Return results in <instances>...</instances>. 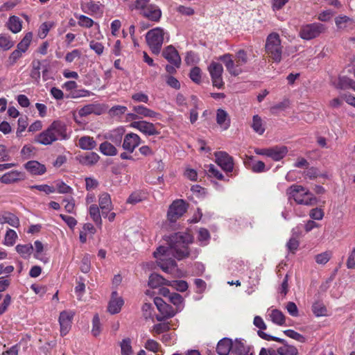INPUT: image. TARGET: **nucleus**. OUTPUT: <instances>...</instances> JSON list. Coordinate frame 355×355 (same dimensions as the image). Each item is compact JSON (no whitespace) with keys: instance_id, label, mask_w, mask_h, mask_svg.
I'll list each match as a JSON object with an SVG mask.
<instances>
[{"instance_id":"50","label":"nucleus","mask_w":355,"mask_h":355,"mask_svg":"<svg viewBox=\"0 0 355 355\" xmlns=\"http://www.w3.org/2000/svg\"><path fill=\"white\" fill-rule=\"evenodd\" d=\"M76 17L78 19V24L81 27L89 28L94 24V20L85 15H76Z\"/></svg>"},{"instance_id":"62","label":"nucleus","mask_w":355,"mask_h":355,"mask_svg":"<svg viewBox=\"0 0 355 355\" xmlns=\"http://www.w3.org/2000/svg\"><path fill=\"white\" fill-rule=\"evenodd\" d=\"M31 189H37L40 191H43L46 194L53 193L55 191L53 187L47 184L33 185L29 187Z\"/></svg>"},{"instance_id":"42","label":"nucleus","mask_w":355,"mask_h":355,"mask_svg":"<svg viewBox=\"0 0 355 355\" xmlns=\"http://www.w3.org/2000/svg\"><path fill=\"white\" fill-rule=\"evenodd\" d=\"M15 250L24 259H28L30 257L33 252V247L31 244H18L15 247Z\"/></svg>"},{"instance_id":"58","label":"nucleus","mask_w":355,"mask_h":355,"mask_svg":"<svg viewBox=\"0 0 355 355\" xmlns=\"http://www.w3.org/2000/svg\"><path fill=\"white\" fill-rule=\"evenodd\" d=\"M101 322L98 314H96L92 320V334L94 336L96 337L101 334Z\"/></svg>"},{"instance_id":"45","label":"nucleus","mask_w":355,"mask_h":355,"mask_svg":"<svg viewBox=\"0 0 355 355\" xmlns=\"http://www.w3.org/2000/svg\"><path fill=\"white\" fill-rule=\"evenodd\" d=\"M312 311L316 317L324 316L327 315V308L321 302H315L312 305Z\"/></svg>"},{"instance_id":"13","label":"nucleus","mask_w":355,"mask_h":355,"mask_svg":"<svg viewBox=\"0 0 355 355\" xmlns=\"http://www.w3.org/2000/svg\"><path fill=\"white\" fill-rule=\"evenodd\" d=\"M74 316V312L72 311H63L60 313L59 323L60 326V335L64 336L69 331L72 320Z\"/></svg>"},{"instance_id":"43","label":"nucleus","mask_w":355,"mask_h":355,"mask_svg":"<svg viewBox=\"0 0 355 355\" xmlns=\"http://www.w3.org/2000/svg\"><path fill=\"white\" fill-rule=\"evenodd\" d=\"M8 28L14 33H19L21 30V21L17 16H11L8 20Z\"/></svg>"},{"instance_id":"63","label":"nucleus","mask_w":355,"mask_h":355,"mask_svg":"<svg viewBox=\"0 0 355 355\" xmlns=\"http://www.w3.org/2000/svg\"><path fill=\"white\" fill-rule=\"evenodd\" d=\"M189 77L196 83H200L201 80L200 69L198 67L192 68L190 71Z\"/></svg>"},{"instance_id":"44","label":"nucleus","mask_w":355,"mask_h":355,"mask_svg":"<svg viewBox=\"0 0 355 355\" xmlns=\"http://www.w3.org/2000/svg\"><path fill=\"white\" fill-rule=\"evenodd\" d=\"M33 39V33L31 32L27 33L21 42L17 44V49L21 52L25 53L31 44Z\"/></svg>"},{"instance_id":"37","label":"nucleus","mask_w":355,"mask_h":355,"mask_svg":"<svg viewBox=\"0 0 355 355\" xmlns=\"http://www.w3.org/2000/svg\"><path fill=\"white\" fill-rule=\"evenodd\" d=\"M100 209H101L98 207V206L95 204L90 205L89 207V214L91 218L95 223V224L101 228L102 226V218Z\"/></svg>"},{"instance_id":"16","label":"nucleus","mask_w":355,"mask_h":355,"mask_svg":"<svg viewBox=\"0 0 355 355\" xmlns=\"http://www.w3.org/2000/svg\"><path fill=\"white\" fill-rule=\"evenodd\" d=\"M141 143V137L135 133L130 132L124 137L122 147L124 150L132 153Z\"/></svg>"},{"instance_id":"35","label":"nucleus","mask_w":355,"mask_h":355,"mask_svg":"<svg viewBox=\"0 0 355 355\" xmlns=\"http://www.w3.org/2000/svg\"><path fill=\"white\" fill-rule=\"evenodd\" d=\"M288 150L285 146L270 148H268V157H271L275 161H279L286 156Z\"/></svg>"},{"instance_id":"25","label":"nucleus","mask_w":355,"mask_h":355,"mask_svg":"<svg viewBox=\"0 0 355 355\" xmlns=\"http://www.w3.org/2000/svg\"><path fill=\"white\" fill-rule=\"evenodd\" d=\"M335 23L338 29L349 31L354 29L355 26L354 20L347 16L340 15L335 19Z\"/></svg>"},{"instance_id":"10","label":"nucleus","mask_w":355,"mask_h":355,"mask_svg":"<svg viewBox=\"0 0 355 355\" xmlns=\"http://www.w3.org/2000/svg\"><path fill=\"white\" fill-rule=\"evenodd\" d=\"M159 123L154 124L147 121H132L130 127L138 130L146 136H155L160 134V131L157 129L156 125Z\"/></svg>"},{"instance_id":"5","label":"nucleus","mask_w":355,"mask_h":355,"mask_svg":"<svg viewBox=\"0 0 355 355\" xmlns=\"http://www.w3.org/2000/svg\"><path fill=\"white\" fill-rule=\"evenodd\" d=\"M164 31L160 27L153 28L147 32L146 39L153 53L158 55L164 42Z\"/></svg>"},{"instance_id":"54","label":"nucleus","mask_w":355,"mask_h":355,"mask_svg":"<svg viewBox=\"0 0 355 355\" xmlns=\"http://www.w3.org/2000/svg\"><path fill=\"white\" fill-rule=\"evenodd\" d=\"M284 334L286 336H288L292 339H294L300 343H304L306 342V338L303 335L297 333V331H295L293 329L284 330Z\"/></svg>"},{"instance_id":"11","label":"nucleus","mask_w":355,"mask_h":355,"mask_svg":"<svg viewBox=\"0 0 355 355\" xmlns=\"http://www.w3.org/2000/svg\"><path fill=\"white\" fill-rule=\"evenodd\" d=\"M208 71L210 73L211 81L214 87L221 89L224 87L222 74L223 67L220 63L211 62L208 67Z\"/></svg>"},{"instance_id":"64","label":"nucleus","mask_w":355,"mask_h":355,"mask_svg":"<svg viewBox=\"0 0 355 355\" xmlns=\"http://www.w3.org/2000/svg\"><path fill=\"white\" fill-rule=\"evenodd\" d=\"M89 47L98 55L103 54L104 51L103 45L101 42L94 40H92L89 42Z\"/></svg>"},{"instance_id":"31","label":"nucleus","mask_w":355,"mask_h":355,"mask_svg":"<svg viewBox=\"0 0 355 355\" xmlns=\"http://www.w3.org/2000/svg\"><path fill=\"white\" fill-rule=\"evenodd\" d=\"M100 156L94 152L87 153L78 157L79 162L85 166H93L98 162Z\"/></svg>"},{"instance_id":"21","label":"nucleus","mask_w":355,"mask_h":355,"mask_svg":"<svg viewBox=\"0 0 355 355\" xmlns=\"http://www.w3.org/2000/svg\"><path fill=\"white\" fill-rule=\"evenodd\" d=\"M162 15V12L159 7L151 3L141 16L150 21L157 23L160 21Z\"/></svg>"},{"instance_id":"19","label":"nucleus","mask_w":355,"mask_h":355,"mask_svg":"<svg viewBox=\"0 0 355 355\" xmlns=\"http://www.w3.org/2000/svg\"><path fill=\"white\" fill-rule=\"evenodd\" d=\"M162 55L171 64H175L177 67H180L181 58L178 51L172 45H169L164 49Z\"/></svg>"},{"instance_id":"14","label":"nucleus","mask_w":355,"mask_h":355,"mask_svg":"<svg viewBox=\"0 0 355 355\" xmlns=\"http://www.w3.org/2000/svg\"><path fill=\"white\" fill-rule=\"evenodd\" d=\"M219 59L224 63L227 71L232 76H237L242 73L241 68L237 67V64L232 54H224L223 55H221Z\"/></svg>"},{"instance_id":"4","label":"nucleus","mask_w":355,"mask_h":355,"mask_svg":"<svg viewBox=\"0 0 355 355\" xmlns=\"http://www.w3.org/2000/svg\"><path fill=\"white\" fill-rule=\"evenodd\" d=\"M265 51L268 58L275 62H280L283 52V46L282 45L279 35L277 33H271L266 40Z\"/></svg>"},{"instance_id":"46","label":"nucleus","mask_w":355,"mask_h":355,"mask_svg":"<svg viewBox=\"0 0 355 355\" xmlns=\"http://www.w3.org/2000/svg\"><path fill=\"white\" fill-rule=\"evenodd\" d=\"M332 252L327 250L315 256V261L318 264L324 265L332 257Z\"/></svg>"},{"instance_id":"8","label":"nucleus","mask_w":355,"mask_h":355,"mask_svg":"<svg viewBox=\"0 0 355 355\" xmlns=\"http://www.w3.org/2000/svg\"><path fill=\"white\" fill-rule=\"evenodd\" d=\"M188 205L183 200H176L170 205L167 217L171 223H175L187 211Z\"/></svg>"},{"instance_id":"7","label":"nucleus","mask_w":355,"mask_h":355,"mask_svg":"<svg viewBox=\"0 0 355 355\" xmlns=\"http://www.w3.org/2000/svg\"><path fill=\"white\" fill-rule=\"evenodd\" d=\"M216 162L220 168L230 176L236 175L237 172L234 168V158L225 151H218L214 153Z\"/></svg>"},{"instance_id":"39","label":"nucleus","mask_w":355,"mask_h":355,"mask_svg":"<svg viewBox=\"0 0 355 355\" xmlns=\"http://www.w3.org/2000/svg\"><path fill=\"white\" fill-rule=\"evenodd\" d=\"M150 0H135L132 4L130 6V8L132 10H137L138 13L141 16L148 6L151 4Z\"/></svg>"},{"instance_id":"48","label":"nucleus","mask_w":355,"mask_h":355,"mask_svg":"<svg viewBox=\"0 0 355 355\" xmlns=\"http://www.w3.org/2000/svg\"><path fill=\"white\" fill-rule=\"evenodd\" d=\"M235 60L237 67L241 68V67L248 62V58L246 51L243 49L238 51L234 58Z\"/></svg>"},{"instance_id":"38","label":"nucleus","mask_w":355,"mask_h":355,"mask_svg":"<svg viewBox=\"0 0 355 355\" xmlns=\"http://www.w3.org/2000/svg\"><path fill=\"white\" fill-rule=\"evenodd\" d=\"M168 284H169V280L164 279L160 275L154 273L149 277L148 284L152 288H157L162 285L168 286Z\"/></svg>"},{"instance_id":"32","label":"nucleus","mask_w":355,"mask_h":355,"mask_svg":"<svg viewBox=\"0 0 355 355\" xmlns=\"http://www.w3.org/2000/svg\"><path fill=\"white\" fill-rule=\"evenodd\" d=\"M96 146V141L92 137L83 136L78 139V146L84 150H92Z\"/></svg>"},{"instance_id":"20","label":"nucleus","mask_w":355,"mask_h":355,"mask_svg":"<svg viewBox=\"0 0 355 355\" xmlns=\"http://www.w3.org/2000/svg\"><path fill=\"white\" fill-rule=\"evenodd\" d=\"M98 207L102 215L108 214L114 209L111 196L108 193L103 192L98 196Z\"/></svg>"},{"instance_id":"49","label":"nucleus","mask_w":355,"mask_h":355,"mask_svg":"<svg viewBox=\"0 0 355 355\" xmlns=\"http://www.w3.org/2000/svg\"><path fill=\"white\" fill-rule=\"evenodd\" d=\"M127 110L128 108L126 106L117 105L112 107L109 110L108 114L112 117H119L121 115L124 114L127 112Z\"/></svg>"},{"instance_id":"24","label":"nucleus","mask_w":355,"mask_h":355,"mask_svg":"<svg viewBox=\"0 0 355 355\" xmlns=\"http://www.w3.org/2000/svg\"><path fill=\"white\" fill-rule=\"evenodd\" d=\"M25 168L32 175H41L46 173V166L37 161H28L24 164Z\"/></svg>"},{"instance_id":"6","label":"nucleus","mask_w":355,"mask_h":355,"mask_svg":"<svg viewBox=\"0 0 355 355\" xmlns=\"http://www.w3.org/2000/svg\"><path fill=\"white\" fill-rule=\"evenodd\" d=\"M327 31V26L319 22L303 25L300 31V37L304 40H311L318 37Z\"/></svg>"},{"instance_id":"2","label":"nucleus","mask_w":355,"mask_h":355,"mask_svg":"<svg viewBox=\"0 0 355 355\" xmlns=\"http://www.w3.org/2000/svg\"><path fill=\"white\" fill-rule=\"evenodd\" d=\"M66 135L64 123L60 121H54L46 130L35 137V141L47 146L60 139H65Z\"/></svg>"},{"instance_id":"17","label":"nucleus","mask_w":355,"mask_h":355,"mask_svg":"<svg viewBox=\"0 0 355 355\" xmlns=\"http://www.w3.org/2000/svg\"><path fill=\"white\" fill-rule=\"evenodd\" d=\"M26 174L23 171L12 170L4 173L0 177V182L3 184H10L25 180Z\"/></svg>"},{"instance_id":"47","label":"nucleus","mask_w":355,"mask_h":355,"mask_svg":"<svg viewBox=\"0 0 355 355\" xmlns=\"http://www.w3.org/2000/svg\"><path fill=\"white\" fill-rule=\"evenodd\" d=\"M168 299L169 302L176 306L175 310H177L178 311H180L183 307V297L177 293H173L171 295H169Z\"/></svg>"},{"instance_id":"55","label":"nucleus","mask_w":355,"mask_h":355,"mask_svg":"<svg viewBox=\"0 0 355 355\" xmlns=\"http://www.w3.org/2000/svg\"><path fill=\"white\" fill-rule=\"evenodd\" d=\"M14 45L12 41L10 40V37L6 35H0V49L2 50H8Z\"/></svg>"},{"instance_id":"3","label":"nucleus","mask_w":355,"mask_h":355,"mask_svg":"<svg viewBox=\"0 0 355 355\" xmlns=\"http://www.w3.org/2000/svg\"><path fill=\"white\" fill-rule=\"evenodd\" d=\"M287 193L299 205L313 206L318 202L313 194L301 185H291L287 189Z\"/></svg>"},{"instance_id":"18","label":"nucleus","mask_w":355,"mask_h":355,"mask_svg":"<svg viewBox=\"0 0 355 355\" xmlns=\"http://www.w3.org/2000/svg\"><path fill=\"white\" fill-rule=\"evenodd\" d=\"M132 111L138 114L139 119L143 117L150 118V119H161V114L143 105H133Z\"/></svg>"},{"instance_id":"23","label":"nucleus","mask_w":355,"mask_h":355,"mask_svg":"<svg viewBox=\"0 0 355 355\" xmlns=\"http://www.w3.org/2000/svg\"><path fill=\"white\" fill-rule=\"evenodd\" d=\"M123 304L124 301L123 298L118 296L116 291H113L108 304V311L112 314L118 313L120 312Z\"/></svg>"},{"instance_id":"26","label":"nucleus","mask_w":355,"mask_h":355,"mask_svg":"<svg viewBox=\"0 0 355 355\" xmlns=\"http://www.w3.org/2000/svg\"><path fill=\"white\" fill-rule=\"evenodd\" d=\"M217 124L224 130H227L231 123L228 113L223 109L219 108L216 110V117Z\"/></svg>"},{"instance_id":"56","label":"nucleus","mask_w":355,"mask_h":355,"mask_svg":"<svg viewBox=\"0 0 355 355\" xmlns=\"http://www.w3.org/2000/svg\"><path fill=\"white\" fill-rule=\"evenodd\" d=\"M170 329V324L169 323H158L155 324L153 327V329L150 330V331L153 334H160L164 332L168 331Z\"/></svg>"},{"instance_id":"36","label":"nucleus","mask_w":355,"mask_h":355,"mask_svg":"<svg viewBox=\"0 0 355 355\" xmlns=\"http://www.w3.org/2000/svg\"><path fill=\"white\" fill-rule=\"evenodd\" d=\"M336 87L340 89H352L355 91V81L346 76L338 77Z\"/></svg>"},{"instance_id":"53","label":"nucleus","mask_w":355,"mask_h":355,"mask_svg":"<svg viewBox=\"0 0 355 355\" xmlns=\"http://www.w3.org/2000/svg\"><path fill=\"white\" fill-rule=\"evenodd\" d=\"M17 238V233L15 230L9 229L6 234L4 238V244L8 246H12Z\"/></svg>"},{"instance_id":"59","label":"nucleus","mask_w":355,"mask_h":355,"mask_svg":"<svg viewBox=\"0 0 355 355\" xmlns=\"http://www.w3.org/2000/svg\"><path fill=\"white\" fill-rule=\"evenodd\" d=\"M131 98L135 103H148L149 101L148 96L143 92H137L133 94L131 96Z\"/></svg>"},{"instance_id":"28","label":"nucleus","mask_w":355,"mask_h":355,"mask_svg":"<svg viewBox=\"0 0 355 355\" xmlns=\"http://www.w3.org/2000/svg\"><path fill=\"white\" fill-rule=\"evenodd\" d=\"M233 341L231 338H223L220 340L216 346V352L218 355H228L232 352Z\"/></svg>"},{"instance_id":"57","label":"nucleus","mask_w":355,"mask_h":355,"mask_svg":"<svg viewBox=\"0 0 355 355\" xmlns=\"http://www.w3.org/2000/svg\"><path fill=\"white\" fill-rule=\"evenodd\" d=\"M145 348L150 352H153L154 353H157L159 352L161 349V345L159 343H157L156 340L153 339H148L145 343L144 345Z\"/></svg>"},{"instance_id":"61","label":"nucleus","mask_w":355,"mask_h":355,"mask_svg":"<svg viewBox=\"0 0 355 355\" xmlns=\"http://www.w3.org/2000/svg\"><path fill=\"white\" fill-rule=\"evenodd\" d=\"M28 126L27 116H21L18 119V128L17 130V136H21V134L26 130Z\"/></svg>"},{"instance_id":"52","label":"nucleus","mask_w":355,"mask_h":355,"mask_svg":"<svg viewBox=\"0 0 355 355\" xmlns=\"http://www.w3.org/2000/svg\"><path fill=\"white\" fill-rule=\"evenodd\" d=\"M121 355H131L132 353L131 340L129 338L123 339L121 344Z\"/></svg>"},{"instance_id":"34","label":"nucleus","mask_w":355,"mask_h":355,"mask_svg":"<svg viewBox=\"0 0 355 355\" xmlns=\"http://www.w3.org/2000/svg\"><path fill=\"white\" fill-rule=\"evenodd\" d=\"M282 346L278 347L276 350L277 355H298L299 351L297 348L292 345L288 344L284 340V342L281 343Z\"/></svg>"},{"instance_id":"40","label":"nucleus","mask_w":355,"mask_h":355,"mask_svg":"<svg viewBox=\"0 0 355 355\" xmlns=\"http://www.w3.org/2000/svg\"><path fill=\"white\" fill-rule=\"evenodd\" d=\"M99 150L106 156H114L118 153L116 148L107 141L100 144Z\"/></svg>"},{"instance_id":"9","label":"nucleus","mask_w":355,"mask_h":355,"mask_svg":"<svg viewBox=\"0 0 355 355\" xmlns=\"http://www.w3.org/2000/svg\"><path fill=\"white\" fill-rule=\"evenodd\" d=\"M154 302L160 312V315L156 316L158 321H162L164 319L172 318L178 312L172 306L166 303L161 297H155Z\"/></svg>"},{"instance_id":"15","label":"nucleus","mask_w":355,"mask_h":355,"mask_svg":"<svg viewBox=\"0 0 355 355\" xmlns=\"http://www.w3.org/2000/svg\"><path fill=\"white\" fill-rule=\"evenodd\" d=\"M81 9L85 13L96 18L101 17L103 10L101 6L92 0H89L81 4Z\"/></svg>"},{"instance_id":"30","label":"nucleus","mask_w":355,"mask_h":355,"mask_svg":"<svg viewBox=\"0 0 355 355\" xmlns=\"http://www.w3.org/2000/svg\"><path fill=\"white\" fill-rule=\"evenodd\" d=\"M252 347L247 345L246 342L242 339H236L233 341L232 353L234 355H241L242 353L250 352Z\"/></svg>"},{"instance_id":"12","label":"nucleus","mask_w":355,"mask_h":355,"mask_svg":"<svg viewBox=\"0 0 355 355\" xmlns=\"http://www.w3.org/2000/svg\"><path fill=\"white\" fill-rule=\"evenodd\" d=\"M253 324L256 327L259 328L257 334L261 338L268 341L273 340L278 343L284 342V339L269 335L263 331V330H266L267 329V325L261 316H255L253 320Z\"/></svg>"},{"instance_id":"60","label":"nucleus","mask_w":355,"mask_h":355,"mask_svg":"<svg viewBox=\"0 0 355 355\" xmlns=\"http://www.w3.org/2000/svg\"><path fill=\"white\" fill-rule=\"evenodd\" d=\"M324 216V212L321 208H313L310 210L309 216L313 220H320L323 218Z\"/></svg>"},{"instance_id":"27","label":"nucleus","mask_w":355,"mask_h":355,"mask_svg":"<svg viewBox=\"0 0 355 355\" xmlns=\"http://www.w3.org/2000/svg\"><path fill=\"white\" fill-rule=\"evenodd\" d=\"M125 130L123 128H116L104 135L105 139L111 141L116 146H119L121 144Z\"/></svg>"},{"instance_id":"51","label":"nucleus","mask_w":355,"mask_h":355,"mask_svg":"<svg viewBox=\"0 0 355 355\" xmlns=\"http://www.w3.org/2000/svg\"><path fill=\"white\" fill-rule=\"evenodd\" d=\"M168 286L173 287L174 289L180 292H184L188 288V284L184 280L169 281Z\"/></svg>"},{"instance_id":"29","label":"nucleus","mask_w":355,"mask_h":355,"mask_svg":"<svg viewBox=\"0 0 355 355\" xmlns=\"http://www.w3.org/2000/svg\"><path fill=\"white\" fill-rule=\"evenodd\" d=\"M268 316L272 323L278 326L286 325V317L280 310L277 309H268Z\"/></svg>"},{"instance_id":"41","label":"nucleus","mask_w":355,"mask_h":355,"mask_svg":"<svg viewBox=\"0 0 355 355\" xmlns=\"http://www.w3.org/2000/svg\"><path fill=\"white\" fill-rule=\"evenodd\" d=\"M251 127L253 130L259 135H262L266 130L263 120L257 114L253 116Z\"/></svg>"},{"instance_id":"1","label":"nucleus","mask_w":355,"mask_h":355,"mask_svg":"<svg viewBox=\"0 0 355 355\" xmlns=\"http://www.w3.org/2000/svg\"><path fill=\"white\" fill-rule=\"evenodd\" d=\"M192 242L193 236L187 233L176 232L171 235L168 240L169 246H159L153 252L157 266L166 273L173 272L177 263L170 256L172 255L178 260L187 258L190 254L189 245Z\"/></svg>"},{"instance_id":"33","label":"nucleus","mask_w":355,"mask_h":355,"mask_svg":"<svg viewBox=\"0 0 355 355\" xmlns=\"http://www.w3.org/2000/svg\"><path fill=\"white\" fill-rule=\"evenodd\" d=\"M205 171L209 178H215L218 180H225L226 182L229 181V179L224 178L223 173L214 164L205 165Z\"/></svg>"},{"instance_id":"22","label":"nucleus","mask_w":355,"mask_h":355,"mask_svg":"<svg viewBox=\"0 0 355 355\" xmlns=\"http://www.w3.org/2000/svg\"><path fill=\"white\" fill-rule=\"evenodd\" d=\"M104 109L102 105L99 103L87 104L78 110V114L83 116H87L89 114H94L101 115L103 113Z\"/></svg>"}]
</instances>
